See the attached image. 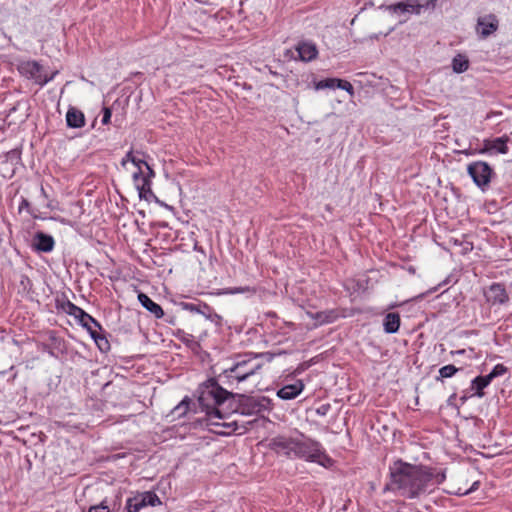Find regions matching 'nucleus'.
<instances>
[{
  "label": "nucleus",
  "mask_w": 512,
  "mask_h": 512,
  "mask_svg": "<svg viewBox=\"0 0 512 512\" xmlns=\"http://www.w3.org/2000/svg\"><path fill=\"white\" fill-rule=\"evenodd\" d=\"M445 479L444 472L397 459L389 465V481L384 486V492H393L405 499H417L434 491Z\"/></svg>",
  "instance_id": "obj_1"
},
{
  "label": "nucleus",
  "mask_w": 512,
  "mask_h": 512,
  "mask_svg": "<svg viewBox=\"0 0 512 512\" xmlns=\"http://www.w3.org/2000/svg\"><path fill=\"white\" fill-rule=\"evenodd\" d=\"M223 385L219 374L200 383L196 390L198 404L210 424H215V419H227L229 404L236 398Z\"/></svg>",
  "instance_id": "obj_2"
},
{
  "label": "nucleus",
  "mask_w": 512,
  "mask_h": 512,
  "mask_svg": "<svg viewBox=\"0 0 512 512\" xmlns=\"http://www.w3.org/2000/svg\"><path fill=\"white\" fill-rule=\"evenodd\" d=\"M295 458L317 463L324 468H330L334 464V460L327 454L323 445L303 433L296 437Z\"/></svg>",
  "instance_id": "obj_3"
},
{
  "label": "nucleus",
  "mask_w": 512,
  "mask_h": 512,
  "mask_svg": "<svg viewBox=\"0 0 512 512\" xmlns=\"http://www.w3.org/2000/svg\"><path fill=\"white\" fill-rule=\"evenodd\" d=\"M233 398L228 407V417L233 413H239L244 416L262 415L270 412L273 408V402L266 396H247L244 394L234 393Z\"/></svg>",
  "instance_id": "obj_4"
},
{
  "label": "nucleus",
  "mask_w": 512,
  "mask_h": 512,
  "mask_svg": "<svg viewBox=\"0 0 512 512\" xmlns=\"http://www.w3.org/2000/svg\"><path fill=\"white\" fill-rule=\"evenodd\" d=\"M261 367L262 364L256 362L253 358L239 360L232 367L225 369L220 374V380L224 385L232 386L234 383L245 381L247 378L254 375Z\"/></svg>",
  "instance_id": "obj_5"
},
{
  "label": "nucleus",
  "mask_w": 512,
  "mask_h": 512,
  "mask_svg": "<svg viewBox=\"0 0 512 512\" xmlns=\"http://www.w3.org/2000/svg\"><path fill=\"white\" fill-rule=\"evenodd\" d=\"M466 172L474 185L483 193L491 188L497 173L492 165L483 160L472 161L467 165Z\"/></svg>",
  "instance_id": "obj_6"
},
{
  "label": "nucleus",
  "mask_w": 512,
  "mask_h": 512,
  "mask_svg": "<svg viewBox=\"0 0 512 512\" xmlns=\"http://www.w3.org/2000/svg\"><path fill=\"white\" fill-rule=\"evenodd\" d=\"M437 0H404L387 6V10L391 14L402 17L399 23H405L410 15L421 14L423 9L434 8Z\"/></svg>",
  "instance_id": "obj_7"
},
{
  "label": "nucleus",
  "mask_w": 512,
  "mask_h": 512,
  "mask_svg": "<svg viewBox=\"0 0 512 512\" xmlns=\"http://www.w3.org/2000/svg\"><path fill=\"white\" fill-rule=\"evenodd\" d=\"M161 504L159 496L154 491H145L128 497L122 512H140L147 506L156 507Z\"/></svg>",
  "instance_id": "obj_8"
},
{
  "label": "nucleus",
  "mask_w": 512,
  "mask_h": 512,
  "mask_svg": "<svg viewBox=\"0 0 512 512\" xmlns=\"http://www.w3.org/2000/svg\"><path fill=\"white\" fill-rule=\"evenodd\" d=\"M21 75L32 79L41 87L52 81L58 71H54L50 76L43 74V67L37 61H24L18 66Z\"/></svg>",
  "instance_id": "obj_9"
},
{
  "label": "nucleus",
  "mask_w": 512,
  "mask_h": 512,
  "mask_svg": "<svg viewBox=\"0 0 512 512\" xmlns=\"http://www.w3.org/2000/svg\"><path fill=\"white\" fill-rule=\"evenodd\" d=\"M483 295L486 302L492 307L506 305L510 300L505 285L499 282H494L486 287Z\"/></svg>",
  "instance_id": "obj_10"
},
{
  "label": "nucleus",
  "mask_w": 512,
  "mask_h": 512,
  "mask_svg": "<svg viewBox=\"0 0 512 512\" xmlns=\"http://www.w3.org/2000/svg\"><path fill=\"white\" fill-rule=\"evenodd\" d=\"M509 142H511V139L508 135L493 139H484L482 147L478 149V154H507L509 151Z\"/></svg>",
  "instance_id": "obj_11"
},
{
  "label": "nucleus",
  "mask_w": 512,
  "mask_h": 512,
  "mask_svg": "<svg viewBox=\"0 0 512 512\" xmlns=\"http://www.w3.org/2000/svg\"><path fill=\"white\" fill-rule=\"evenodd\" d=\"M270 448L278 454L294 459L296 437L276 436L270 440Z\"/></svg>",
  "instance_id": "obj_12"
},
{
  "label": "nucleus",
  "mask_w": 512,
  "mask_h": 512,
  "mask_svg": "<svg viewBox=\"0 0 512 512\" xmlns=\"http://www.w3.org/2000/svg\"><path fill=\"white\" fill-rule=\"evenodd\" d=\"M55 247L54 238L47 233L37 231L32 239L31 248L37 253H49Z\"/></svg>",
  "instance_id": "obj_13"
},
{
  "label": "nucleus",
  "mask_w": 512,
  "mask_h": 512,
  "mask_svg": "<svg viewBox=\"0 0 512 512\" xmlns=\"http://www.w3.org/2000/svg\"><path fill=\"white\" fill-rule=\"evenodd\" d=\"M498 26L499 21L497 17L493 14H488L478 18L476 30L482 38H487L498 29Z\"/></svg>",
  "instance_id": "obj_14"
},
{
  "label": "nucleus",
  "mask_w": 512,
  "mask_h": 512,
  "mask_svg": "<svg viewBox=\"0 0 512 512\" xmlns=\"http://www.w3.org/2000/svg\"><path fill=\"white\" fill-rule=\"evenodd\" d=\"M220 419H215V424H210L208 423V419H207V416L203 419V422H205V425L208 427V429L213 432V433H216L218 435H222V436H228L230 435L231 433L235 432L237 429H238V424L236 421H231V422H226V421H223V422H220L219 421Z\"/></svg>",
  "instance_id": "obj_15"
},
{
  "label": "nucleus",
  "mask_w": 512,
  "mask_h": 512,
  "mask_svg": "<svg viewBox=\"0 0 512 512\" xmlns=\"http://www.w3.org/2000/svg\"><path fill=\"white\" fill-rule=\"evenodd\" d=\"M182 309L190 311L192 313H198L203 315L207 319H213V317L219 318L214 310L206 303L203 302H181L179 304Z\"/></svg>",
  "instance_id": "obj_16"
},
{
  "label": "nucleus",
  "mask_w": 512,
  "mask_h": 512,
  "mask_svg": "<svg viewBox=\"0 0 512 512\" xmlns=\"http://www.w3.org/2000/svg\"><path fill=\"white\" fill-rule=\"evenodd\" d=\"M301 61L309 62L318 55V49L312 41H300L295 47Z\"/></svg>",
  "instance_id": "obj_17"
},
{
  "label": "nucleus",
  "mask_w": 512,
  "mask_h": 512,
  "mask_svg": "<svg viewBox=\"0 0 512 512\" xmlns=\"http://www.w3.org/2000/svg\"><path fill=\"white\" fill-rule=\"evenodd\" d=\"M304 383L302 380H296L293 384L284 385L277 391V396L282 400L295 399L303 390Z\"/></svg>",
  "instance_id": "obj_18"
},
{
  "label": "nucleus",
  "mask_w": 512,
  "mask_h": 512,
  "mask_svg": "<svg viewBox=\"0 0 512 512\" xmlns=\"http://www.w3.org/2000/svg\"><path fill=\"white\" fill-rule=\"evenodd\" d=\"M49 343L51 345V351H49L51 357L58 359L60 356L66 354V342L63 338L57 336L55 331L49 332Z\"/></svg>",
  "instance_id": "obj_19"
},
{
  "label": "nucleus",
  "mask_w": 512,
  "mask_h": 512,
  "mask_svg": "<svg viewBox=\"0 0 512 512\" xmlns=\"http://www.w3.org/2000/svg\"><path fill=\"white\" fill-rule=\"evenodd\" d=\"M138 300L140 304L151 314L154 315L155 318L161 319L164 316V311L162 307L154 302L148 295L145 293L138 294Z\"/></svg>",
  "instance_id": "obj_20"
},
{
  "label": "nucleus",
  "mask_w": 512,
  "mask_h": 512,
  "mask_svg": "<svg viewBox=\"0 0 512 512\" xmlns=\"http://www.w3.org/2000/svg\"><path fill=\"white\" fill-rule=\"evenodd\" d=\"M66 124L69 128L83 127L85 125L84 113L75 107H69L66 113Z\"/></svg>",
  "instance_id": "obj_21"
},
{
  "label": "nucleus",
  "mask_w": 512,
  "mask_h": 512,
  "mask_svg": "<svg viewBox=\"0 0 512 512\" xmlns=\"http://www.w3.org/2000/svg\"><path fill=\"white\" fill-rule=\"evenodd\" d=\"M401 318L397 312H389L383 319V328L385 333L394 334L399 331Z\"/></svg>",
  "instance_id": "obj_22"
},
{
  "label": "nucleus",
  "mask_w": 512,
  "mask_h": 512,
  "mask_svg": "<svg viewBox=\"0 0 512 512\" xmlns=\"http://www.w3.org/2000/svg\"><path fill=\"white\" fill-rule=\"evenodd\" d=\"M489 378L486 375H479L472 379L470 388L474 391L471 396H476L478 398H482L484 396L483 390L490 385Z\"/></svg>",
  "instance_id": "obj_23"
},
{
  "label": "nucleus",
  "mask_w": 512,
  "mask_h": 512,
  "mask_svg": "<svg viewBox=\"0 0 512 512\" xmlns=\"http://www.w3.org/2000/svg\"><path fill=\"white\" fill-rule=\"evenodd\" d=\"M310 317L314 319L317 322V324L323 325L334 322L337 318V314L335 313V311L329 310L310 314Z\"/></svg>",
  "instance_id": "obj_24"
},
{
  "label": "nucleus",
  "mask_w": 512,
  "mask_h": 512,
  "mask_svg": "<svg viewBox=\"0 0 512 512\" xmlns=\"http://www.w3.org/2000/svg\"><path fill=\"white\" fill-rule=\"evenodd\" d=\"M469 59L467 58L466 55H463V54H457L453 59H452V69L455 73H463L465 71L468 70L469 68Z\"/></svg>",
  "instance_id": "obj_25"
},
{
  "label": "nucleus",
  "mask_w": 512,
  "mask_h": 512,
  "mask_svg": "<svg viewBox=\"0 0 512 512\" xmlns=\"http://www.w3.org/2000/svg\"><path fill=\"white\" fill-rule=\"evenodd\" d=\"M122 497L123 493L121 491H117L113 497H105L102 502L107 505L110 512H118L122 507Z\"/></svg>",
  "instance_id": "obj_26"
},
{
  "label": "nucleus",
  "mask_w": 512,
  "mask_h": 512,
  "mask_svg": "<svg viewBox=\"0 0 512 512\" xmlns=\"http://www.w3.org/2000/svg\"><path fill=\"white\" fill-rule=\"evenodd\" d=\"M459 370H460V368H457L456 366H454L452 364L445 365L439 369L438 376L435 377V380L438 382V381H443V379H446V378H451Z\"/></svg>",
  "instance_id": "obj_27"
},
{
  "label": "nucleus",
  "mask_w": 512,
  "mask_h": 512,
  "mask_svg": "<svg viewBox=\"0 0 512 512\" xmlns=\"http://www.w3.org/2000/svg\"><path fill=\"white\" fill-rule=\"evenodd\" d=\"M190 405L191 399L188 396H185L181 402L174 407L171 414L176 415L177 417L185 416L190 409Z\"/></svg>",
  "instance_id": "obj_28"
},
{
  "label": "nucleus",
  "mask_w": 512,
  "mask_h": 512,
  "mask_svg": "<svg viewBox=\"0 0 512 512\" xmlns=\"http://www.w3.org/2000/svg\"><path fill=\"white\" fill-rule=\"evenodd\" d=\"M151 186L152 181L146 178H142V181H140L138 184H135L139 198L147 197V193L152 194Z\"/></svg>",
  "instance_id": "obj_29"
},
{
  "label": "nucleus",
  "mask_w": 512,
  "mask_h": 512,
  "mask_svg": "<svg viewBox=\"0 0 512 512\" xmlns=\"http://www.w3.org/2000/svg\"><path fill=\"white\" fill-rule=\"evenodd\" d=\"M128 162H131L136 168L140 169V167H143L145 160L136 157L133 154V150H130L122 158L121 165L125 167Z\"/></svg>",
  "instance_id": "obj_30"
},
{
  "label": "nucleus",
  "mask_w": 512,
  "mask_h": 512,
  "mask_svg": "<svg viewBox=\"0 0 512 512\" xmlns=\"http://www.w3.org/2000/svg\"><path fill=\"white\" fill-rule=\"evenodd\" d=\"M61 307L68 315L73 316L75 319H77L82 311V308L78 307L69 300H66Z\"/></svg>",
  "instance_id": "obj_31"
},
{
  "label": "nucleus",
  "mask_w": 512,
  "mask_h": 512,
  "mask_svg": "<svg viewBox=\"0 0 512 512\" xmlns=\"http://www.w3.org/2000/svg\"><path fill=\"white\" fill-rule=\"evenodd\" d=\"M76 320L78 322L92 323L94 327L98 328L100 331H103L101 324L83 309Z\"/></svg>",
  "instance_id": "obj_32"
},
{
  "label": "nucleus",
  "mask_w": 512,
  "mask_h": 512,
  "mask_svg": "<svg viewBox=\"0 0 512 512\" xmlns=\"http://www.w3.org/2000/svg\"><path fill=\"white\" fill-rule=\"evenodd\" d=\"M507 371L508 368L505 365L497 364L493 367L491 372L486 375V377L489 378L490 382H492L495 378L503 376Z\"/></svg>",
  "instance_id": "obj_33"
},
{
  "label": "nucleus",
  "mask_w": 512,
  "mask_h": 512,
  "mask_svg": "<svg viewBox=\"0 0 512 512\" xmlns=\"http://www.w3.org/2000/svg\"><path fill=\"white\" fill-rule=\"evenodd\" d=\"M94 342L101 352L106 353L110 350V343L104 334L96 337Z\"/></svg>",
  "instance_id": "obj_34"
},
{
  "label": "nucleus",
  "mask_w": 512,
  "mask_h": 512,
  "mask_svg": "<svg viewBox=\"0 0 512 512\" xmlns=\"http://www.w3.org/2000/svg\"><path fill=\"white\" fill-rule=\"evenodd\" d=\"M337 83V78H326L316 83V90L326 89V88H335Z\"/></svg>",
  "instance_id": "obj_35"
},
{
  "label": "nucleus",
  "mask_w": 512,
  "mask_h": 512,
  "mask_svg": "<svg viewBox=\"0 0 512 512\" xmlns=\"http://www.w3.org/2000/svg\"><path fill=\"white\" fill-rule=\"evenodd\" d=\"M255 292H256V290L254 288L249 287V286L228 288L227 291H226L227 294H239V293H252V294H254Z\"/></svg>",
  "instance_id": "obj_36"
},
{
  "label": "nucleus",
  "mask_w": 512,
  "mask_h": 512,
  "mask_svg": "<svg viewBox=\"0 0 512 512\" xmlns=\"http://www.w3.org/2000/svg\"><path fill=\"white\" fill-rule=\"evenodd\" d=\"M336 87L339 88V89L347 91L350 95L354 94V87H353V85L350 82L346 81V80L337 79Z\"/></svg>",
  "instance_id": "obj_37"
},
{
  "label": "nucleus",
  "mask_w": 512,
  "mask_h": 512,
  "mask_svg": "<svg viewBox=\"0 0 512 512\" xmlns=\"http://www.w3.org/2000/svg\"><path fill=\"white\" fill-rule=\"evenodd\" d=\"M112 111L109 107H103L102 109V119L101 122L103 125H107L111 121Z\"/></svg>",
  "instance_id": "obj_38"
},
{
  "label": "nucleus",
  "mask_w": 512,
  "mask_h": 512,
  "mask_svg": "<svg viewBox=\"0 0 512 512\" xmlns=\"http://www.w3.org/2000/svg\"><path fill=\"white\" fill-rule=\"evenodd\" d=\"M87 512H110V510L107 508V505L101 501L99 504L90 506Z\"/></svg>",
  "instance_id": "obj_39"
},
{
  "label": "nucleus",
  "mask_w": 512,
  "mask_h": 512,
  "mask_svg": "<svg viewBox=\"0 0 512 512\" xmlns=\"http://www.w3.org/2000/svg\"><path fill=\"white\" fill-rule=\"evenodd\" d=\"M143 169H144V177L146 179H150L152 181V178L155 177V171L153 170V168L145 161L143 164Z\"/></svg>",
  "instance_id": "obj_40"
},
{
  "label": "nucleus",
  "mask_w": 512,
  "mask_h": 512,
  "mask_svg": "<svg viewBox=\"0 0 512 512\" xmlns=\"http://www.w3.org/2000/svg\"><path fill=\"white\" fill-rule=\"evenodd\" d=\"M330 410H331V405L329 403H325V404H322L319 407H317L315 412L319 416H326Z\"/></svg>",
  "instance_id": "obj_41"
},
{
  "label": "nucleus",
  "mask_w": 512,
  "mask_h": 512,
  "mask_svg": "<svg viewBox=\"0 0 512 512\" xmlns=\"http://www.w3.org/2000/svg\"><path fill=\"white\" fill-rule=\"evenodd\" d=\"M134 185L138 184L140 181H142V178L144 177V169L143 167L137 168V171L133 173L132 175Z\"/></svg>",
  "instance_id": "obj_42"
},
{
  "label": "nucleus",
  "mask_w": 512,
  "mask_h": 512,
  "mask_svg": "<svg viewBox=\"0 0 512 512\" xmlns=\"http://www.w3.org/2000/svg\"><path fill=\"white\" fill-rule=\"evenodd\" d=\"M18 210H19V212L26 210L28 213L33 215L32 211L30 210V202L24 197L21 198V202L19 204Z\"/></svg>",
  "instance_id": "obj_43"
},
{
  "label": "nucleus",
  "mask_w": 512,
  "mask_h": 512,
  "mask_svg": "<svg viewBox=\"0 0 512 512\" xmlns=\"http://www.w3.org/2000/svg\"><path fill=\"white\" fill-rule=\"evenodd\" d=\"M176 337L184 343H187L188 341L193 339V336L191 334H187L182 330H179L176 333Z\"/></svg>",
  "instance_id": "obj_44"
},
{
  "label": "nucleus",
  "mask_w": 512,
  "mask_h": 512,
  "mask_svg": "<svg viewBox=\"0 0 512 512\" xmlns=\"http://www.w3.org/2000/svg\"><path fill=\"white\" fill-rule=\"evenodd\" d=\"M142 199H145L146 201H151L152 199L155 200L157 203L161 204V205H164L165 207H168V205L164 204L163 202H161L157 196L152 192V194L150 193H147V197H143Z\"/></svg>",
  "instance_id": "obj_45"
},
{
  "label": "nucleus",
  "mask_w": 512,
  "mask_h": 512,
  "mask_svg": "<svg viewBox=\"0 0 512 512\" xmlns=\"http://www.w3.org/2000/svg\"><path fill=\"white\" fill-rule=\"evenodd\" d=\"M88 333L90 334L91 338L95 341L96 337H99L102 333V331H100L98 328L96 327H92L91 330L88 331Z\"/></svg>",
  "instance_id": "obj_46"
},
{
  "label": "nucleus",
  "mask_w": 512,
  "mask_h": 512,
  "mask_svg": "<svg viewBox=\"0 0 512 512\" xmlns=\"http://www.w3.org/2000/svg\"><path fill=\"white\" fill-rule=\"evenodd\" d=\"M456 399H457V394H456V393L451 394V395L448 397V399H447V404H448L449 406H453V407L458 408V406H457V405H456V403H455Z\"/></svg>",
  "instance_id": "obj_47"
},
{
  "label": "nucleus",
  "mask_w": 512,
  "mask_h": 512,
  "mask_svg": "<svg viewBox=\"0 0 512 512\" xmlns=\"http://www.w3.org/2000/svg\"><path fill=\"white\" fill-rule=\"evenodd\" d=\"M479 484H480L479 481H475L471 485V487L466 492H464V494L466 495V494H470V493L476 491L478 489V487H479Z\"/></svg>",
  "instance_id": "obj_48"
},
{
  "label": "nucleus",
  "mask_w": 512,
  "mask_h": 512,
  "mask_svg": "<svg viewBox=\"0 0 512 512\" xmlns=\"http://www.w3.org/2000/svg\"><path fill=\"white\" fill-rule=\"evenodd\" d=\"M462 153L466 156H472V155L478 154V149H475V150L465 149L462 151Z\"/></svg>",
  "instance_id": "obj_49"
},
{
  "label": "nucleus",
  "mask_w": 512,
  "mask_h": 512,
  "mask_svg": "<svg viewBox=\"0 0 512 512\" xmlns=\"http://www.w3.org/2000/svg\"><path fill=\"white\" fill-rule=\"evenodd\" d=\"M466 353L465 349H459V350H452L450 351V355H464Z\"/></svg>",
  "instance_id": "obj_50"
},
{
  "label": "nucleus",
  "mask_w": 512,
  "mask_h": 512,
  "mask_svg": "<svg viewBox=\"0 0 512 512\" xmlns=\"http://www.w3.org/2000/svg\"><path fill=\"white\" fill-rule=\"evenodd\" d=\"M83 328H85L87 331L91 330L93 326L92 323H86V322H78Z\"/></svg>",
  "instance_id": "obj_51"
},
{
  "label": "nucleus",
  "mask_w": 512,
  "mask_h": 512,
  "mask_svg": "<svg viewBox=\"0 0 512 512\" xmlns=\"http://www.w3.org/2000/svg\"><path fill=\"white\" fill-rule=\"evenodd\" d=\"M50 347H51L50 343H43V344H42V350H43L44 352L48 353V354H49V351H51V348H50Z\"/></svg>",
  "instance_id": "obj_52"
},
{
  "label": "nucleus",
  "mask_w": 512,
  "mask_h": 512,
  "mask_svg": "<svg viewBox=\"0 0 512 512\" xmlns=\"http://www.w3.org/2000/svg\"><path fill=\"white\" fill-rule=\"evenodd\" d=\"M469 396H467L466 394L462 395L460 397V402H461V405L465 404L466 401L468 400Z\"/></svg>",
  "instance_id": "obj_53"
},
{
  "label": "nucleus",
  "mask_w": 512,
  "mask_h": 512,
  "mask_svg": "<svg viewBox=\"0 0 512 512\" xmlns=\"http://www.w3.org/2000/svg\"><path fill=\"white\" fill-rule=\"evenodd\" d=\"M40 192H41V195H42L43 197L47 198V194H46V191H45V189H44V187H43V186H41V188H40Z\"/></svg>",
  "instance_id": "obj_54"
}]
</instances>
